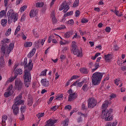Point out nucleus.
<instances>
[{"label":"nucleus","mask_w":126,"mask_h":126,"mask_svg":"<svg viewBox=\"0 0 126 126\" xmlns=\"http://www.w3.org/2000/svg\"><path fill=\"white\" fill-rule=\"evenodd\" d=\"M24 64H25L24 67L25 69L24 74V83L26 87H29L30 84L31 83V73L29 70H32V68H33L32 60L30 59L28 63L27 59L25 58L24 60ZM27 68L29 70H27Z\"/></svg>","instance_id":"nucleus-1"},{"label":"nucleus","mask_w":126,"mask_h":126,"mask_svg":"<svg viewBox=\"0 0 126 126\" xmlns=\"http://www.w3.org/2000/svg\"><path fill=\"white\" fill-rule=\"evenodd\" d=\"M22 99V95L20 94L15 99V103L12 106V109L13 110V113L14 115L16 116L18 114H19V108H18V105H21L23 104L24 101L21 100Z\"/></svg>","instance_id":"nucleus-2"},{"label":"nucleus","mask_w":126,"mask_h":126,"mask_svg":"<svg viewBox=\"0 0 126 126\" xmlns=\"http://www.w3.org/2000/svg\"><path fill=\"white\" fill-rule=\"evenodd\" d=\"M105 73L100 72H94L92 76V81L93 85L96 86V85H99L103 78V75Z\"/></svg>","instance_id":"nucleus-3"},{"label":"nucleus","mask_w":126,"mask_h":126,"mask_svg":"<svg viewBox=\"0 0 126 126\" xmlns=\"http://www.w3.org/2000/svg\"><path fill=\"white\" fill-rule=\"evenodd\" d=\"M7 16L8 18L9 23H11L13 20V22L15 23L16 22V21L18 19V14L14 12V11L12 9L8 10L7 12Z\"/></svg>","instance_id":"nucleus-4"},{"label":"nucleus","mask_w":126,"mask_h":126,"mask_svg":"<svg viewBox=\"0 0 126 126\" xmlns=\"http://www.w3.org/2000/svg\"><path fill=\"white\" fill-rule=\"evenodd\" d=\"M14 48V43H11L8 46L7 45L5 44L1 47V51L4 55H9Z\"/></svg>","instance_id":"nucleus-5"},{"label":"nucleus","mask_w":126,"mask_h":126,"mask_svg":"<svg viewBox=\"0 0 126 126\" xmlns=\"http://www.w3.org/2000/svg\"><path fill=\"white\" fill-rule=\"evenodd\" d=\"M72 52L73 53L79 57V58H81L83 55L82 54V50L81 49H78L77 45H76V42L75 41H73L72 42Z\"/></svg>","instance_id":"nucleus-6"},{"label":"nucleus","mask_w":126,"mask_h":126,"mask_svg":"<svg viewBox=\"0 0 126 126\" xmlns=\"http://www.w3.org/2000/svg\"><path fill=\"white\" fill-rule=\"evenodd\" d=\"M101 118L106 122L113 120V116L111 115V111L108 110H102Z\"/></svg>","instance_id":"nucleus-7"},{"label":"nucleus","mask_w":126,"mask_h":126,"mask_svg":"<svg viewBox=\"0 0 126 126\" xmlns=\"http://www.w3.org/2000/svg\"><path fill=\"white\" fill-rule=\"evenodd\" d=\"M68 94H69V96L68 97V102H71V101H73L75 99H76V97H77V95H76V94L75 93L73 92L72 90H69L67 91Z\"/></svg>","instance_id":"nucleus-8"},{"label":"nucleus","mask_w":126,"mask_h":126,"mask_svg":"<svg viewBox=\"0 0 126 126\" xmlns=\"http://www.w3.org/2000/svg\"><path fill=\"white\" fill-rule=\"evenodd\" d=\"M88 104L89 108H94L97 105V100L94 97L89 98L88 100Z\"/></svg>","instance_id":"nucleus-9"},{"label":"nucleus","mask_w":126,"mask_h":126,"mask_svg":"<svg viewBox=\"0 0 126 126\" xmlns=\"http://www.w3.org/2000/svg\"><path fill=\"white\" fill-rule=\"evenodd\" d=\"M23 87V83L20 79H16L15 81V89H18V90H21V88Z\"/></svg>","instance_id":"nucleus-10"},{"label":"nucleus","mask_w":126,"mask_h":126,"mask_svg":"<svg viewBox=\"0 0 126 126\" xmlns=\"http://www.w3.org/2000/svg\"><path fill=\"white\" fill-rule=\"evenodd\" d=\"M63 9V12L65 13L69 9V6L67 5L66 2H63L62 5L60 6L59 10L62 11Z\"/></svg>","instance_id":"nucleus-11"},{"label":"nucleus","mask_w":126,"mask_h":126,"mask_svg":"<svg viewBox=\"0 0 126 126\" xmlns=\"http://www.w3.org/2000/svg\"><path fill=\"white\" fill-rule=\"evenodd\" d=\"M58 122L57 120L49 119L47 122V124L45 126H55V124Z\"/></svg>","instance_id":"nucleus-12"},{"label":"nucleus","mask_w":126,"mask_h":126,"mask_svg":"<svg viewBox=\"0 0 126 126\" xmlns=\"http://www.w3.org/2000/svg\"><path fill=\"white\" fill-rule=\"evenodd\" d=\"M78 115H79V116H80V117L78 119V123H81V122H82V118H86V117H87V114H83L81 112H78Z\"/></svg>","instance_id":"nucleus-13"},{"label":"nucleus","mask_w":126,"mask_h":126,"mask_svg":"<svg viewBox=\"0 0 126 126\" xmlns=\"http://www.w3.org/2000/svg\"><path fill=\"white\" fill-rule=\"evenodd\" d=\"M41 83L42 86H44V87H48L49 85H50L49 81H48L46 79H43L41 80Z\"/></svg>","instance_id":"nucleus-14"},{"label":"nucleus","mask_w":126,"mask_h":126,"mask_svg":"<svg viewBox=\"0 0 126 126\" xmlns=\"http://www.w3.org/2000/svg\"><path fill=\"white\" fill-rule=\"evenodd\" d=\"M38 14V10H32L31 11L30 15L31 18H32L33 17H35V16H37Z\"/></svg>","instance_id":"nucleus-15"},{"label":"nucleus","mask_w":126,"mask_h":126,"mask_svg":"<svg viewBox=\"0 0 126 126\" xmlns=\"http://www.w3.org/2000/svg\"><path fill=\"white\" fill-rule=\"evenodd\" d=\"M35 53H36V49L35 48H33L30 52L28 54V57L30 59L31 58H32L35 54Z\"/></svg>","instance_id":"nucleus-16"},{"label":"nucleus","mask_w":126,"mask_h":126,"mask_svg":"<svg viewBox=\"0 0 126 126\" xmlns=\"http://www.w3.org/2000/svg\"><path fill=\"white\" fill-rule=\"evenodd\" d=\"M5 65L4 59L3 58V57L1 56L0 57V67H4Z\"/></svg>","instance_id":"nucleus-17"},{"label":"nucleus","mask_w":126,"mask_h":126,"mask_svg":"<svg viewBox=\"0 0 126 126\" xmlns=\"http://www.w3.org/2000/svg\"><path fill=\"white\" fill-rule=\"evenodd\" d=\"M51 18L52 20V22L54 24L57 23L58 22V21L57 20V19H56V17L55 16V12L53 11L51 13Z\"/></svg>","instance_id":"nucleus-18"},{"label":"nucleus","mask_w":126,"mask_h":126,"mask_svg":"<svg viewBox=\"0 0 126 126\" xmlns=\"http://www.w3.org/2000/svg\"><path fill=\"white\" fill-rule=\"evenodd\" d=\"M7 120V116L5 114L2 116V126H5V121Z\"/></svg>","instance_id":"nucleus-19"},{"label":"nucleus","mask_w":126,"mask_h":126,"mask_svg":"<svg viewBox=\"0 0 126 126\" xmlns=\"http://www.w3.org/2000/svg\"><path fill=\"white\" fill-rule=\"evenodd\" d=\"M104 60L107 63H109L110 60H112V55H111V54H107L104 55Z\"/></svg>","instance_id":"nucleus-20"},{"label":"nucleus","mask_w":126,"mask_h":126,"mask_svg":"<svg viewBox=\"0 0 126 126\" xmlns=\"http://www.w3.org/2000/svg\"><path fill=\"white\" fill-rule=\"evenodd\" d=\"M28 105L30 107H31L33 105V98L29 96L28 99Z\"/></svg>","instance_id":"nucleus-21"},{"label":"nucleus","mask_w":126,"mask_h":126,"mask_svg":"<svg viewBox=\"0 0 126 126\" xmlns=\"http://www.w3.org/2000/svg\"><path fill=\"white\" fill-rule=\"evenodd\" d=\"M56 99L58 101H62V100L63 99V95L62 94H58L56 96Z\"/></svg>","instance_id":"nucleus-22"},{"label":"nucleus","mask_w":126,"mask_h":126,"mask_svg":"<svg viewBox=\"0 0 126 126\" xmlns=\"http://www.w3.org/2000/svg\"><path fill=\"white\" fill-rule=\"evenodd\" d=\"M12 95V93L9 91H6V92L4 94V97H5V98H7L9 97V96H11Z\"/></svg>","instance_id":"nucleus-23"},{"label":"nucleus","mask_w":126,"mask_h":126,"mask_svg":"<svg viewBox=\"0 0 126 126\" xmlns=\"http://www.w3.org/2000/svg\"><path fill=\"white\" fill-rule=\"evenodd\" d=\"M10 39L8 38H4L2 40H1L0 43L3 45V46H4V44L6 43H10Z\"/></svg>","instance_id":"nucleus-24"},{"label":"nucleus","mask_w":126,"mask_h":126,"mask_svg":"<svg viewBox=\"0 0 126 126\" xmlns=\"http://www.w3.org/2000/svg\"><path fill=\"white\" fill-rule=\"evenodd\" d=\"M109 104V100H105L104 103L102 105V109H106L108 108V106Z\"/></svg>","instance_id":"nucleus-25"},{"label":"nucleus","mask_w":126,"mask_h":126,"mask_svg":"<svg viewBox=\"0 0 126 126\" xmlns=\"http://www.w3.org/2000/svg\"><path fill=\"white\" fill-rule=\"evenodd\" d=\"M89 89V87H88V86L86 84H84V85L82 88V90H83V91H85V92L88 91Z\"/></svg>","instance_id":"nucleus-26"},{"label":"nucleus","mask_w":126,"mask_h":126,"mask_svg":"<svg viewBox=\"0 0 126 126\" xmlns=\"http://www.w3.org/2000/svg\"><path fill=\"white\" fill-rule=\"evenodd\" d=\"M80 71L82 73H84V74H87L88 73V70L86 68H81L80 69Z\"/></svg>","instance_id":"nucleus-27"},{"label":"nucleus","mask_w":126,"mask_h":126,"mask_svg":"<svg viewBox=\"0 0 126 126\" xmlns=\"http://www.w3.org/2000/svg\"><path fill=\"white\" fill-rule=\"evenodd\" d=\"M24 46L25 47V48H29V47H31V46H32V42H25L24 44Z\"/></svg>","instance_id":"nucleus-28"},{"label":"nucleus","mask_w":126,"mask_h":126,"mask_svg":"<svg viewBox=\"0 0 126 126\" xmlns=\"http://www.w3.org/2000/svg\"><path fill=\"white\" fill-rule=\"evenodd\" d=\"M60 44L62 45H67L68 44H69V42L66 40H60Z\"/></svg>","instance_id":"nucleus-29"},{"label":"nucleus","mask_w":126,"mask_h":126,"mask_svg":"<svg viewBox=\"0 0 126 126\" xmlns=\"http://www.w3.org/2000/svg\"><path fill=\"white\" fill-rule=\"evenodd\" d=\"M7 23V20L6 19H2L1 21V24L2 26H3L4 27L5 26H6V24Z\"/></svg>","instance_id":"nucleus-30"},{"label":"nucleus","mask_w":126,"mask_h":126,"mask_svg":"<svg viewBox=\"0 0 126 126\" xmlns=\"http://www.w3.org/2000/svg\"><path fill=\"white\" fill-rule=\"evenodd\" d=\"M48 71L47 69H45L44 70L42 71L40 75L39 76H46L47 75V72Z\"/></svg>","instance_id":"nucleus-31"},{"label":"nucleus","mask_w":126,"mask_h":126,"mask_svg":"<svg viewBox=\"0 0 126 126\" xmlns=\"http://www.w3.org/2000/svg\"><path fill=\"white\" fill-rule=\"evenodd\" d=\"M114 13H115L116 15L119 16V17H121V16H123V14L122 13H120V12L117 9H115L114 10Z\"/></svg>","instance_id":"nucleus-32"},{"label":"nucleus","mask_w":126,"mask_h":126,"mask_svg":"<svg viewBox=\"0 0 126 126\" xmlns=\"http://www.w3.org/2000/svg\"><path fill=\"white\" fill-rule=\"evenodd\" d=\"M99 56H101L100 53H95L94 56H92L91 59L92 60H95L97 58V57H99Z\"/></svg>","instance_id":"nucleus-33"},{"label":"nucleus","mask_w":126,"mask_h":126,"mask_svg":"<svg viewBox=\"0 0 126 126\" xmlns=\"http://www.w3.org/2000/svg\"><path fill=\"white\" fill-rule=\"evenodd\" d=\"M73 14V12L72 11L67 12L66 14H64V17H67V16H70V15H72Z\"/></svg>","instance_id":"nucleus-34"},{"label":"nucleus","mask_w":126,"mask_h":126,"mask_svg":"<svg viewBox=\"0 0 126 126\" xmlns=\"http://www.w3.org/2000/svg\"><path fill=\"white\" fill-rule=\"evenodd\" d=\"M45 116V113H39L38 114L36 115V117L38 118V119H41V118H43Z\"/></svg>","instance_id":"nucleus-35"},{"label":"nucleus","mask_w":126,"mask_h":126,"mask_svg":"<svg viewBox=\"0 0 126 126\" xmlns=\"http://www.w3.org/2000/svg\"><path fill=\"white\" fill-rule=\"evenodd\" d=\"M72 35V32H68L66 33H65L64 36L66 38H69V37H70V36H71Z\"/></svg>","instance_id":"nucleus-36"},{"label":"nucleus","mask_w":126,"mask_h":126,"mask_svg":"<svg viewBox=\"0 0 126 126\" xmlns=\"http://www.w3.org/2000/svg\"><path fill=\"white\" fill-rule=\"evenodd\" d=\"M79 4V0H76L73 4V7H77Z\"/></svg>","instance_id":"nucleus-37"},{"label":"nucleus","mask_w":126,"mask_h":126,"mask_svg":"<svg viewBox=\"0 0 126 126\" xmlns=\"http://www.w3.org/2000/svg\"><path fill=\"white\" fill-rule=\"evenodd\" d=\"M15 72L17 74H19L20 75L23 73V71L21 69H17L15 70Z\"/></svg>","instance_id":"nucleus-38"},{"label":"nucleus","mask_w":126,"mask_h":126,"mask_svg":"<svg viewBox=\"0 0 126 126\" xmlns=\"http://www.w3.org/2000/svg\"><path fill=\"white\" fill-rule=\"evenodd\" d=\"M20 111L22 113H24L25 111H26V106L25 105L21 106L20 108Z\"/></svg>","instance_id":"nucleus-39"},{"label":"nucleus","mask_w":126,"mask_h":126,"mask_svg":"<svg viewBox=\"0 0 126 126\" xmlns=\"http://www.w3.org/2000/svg\"><path fill=\"white\" fill-rule=\"evenodd\" d=\"M68 126V120H65L62 123V126Z\"/></svg>","instance_id":"nucleus-40"},{"label":"nucleus","mask_w":126,"mask_h":126,"mask_svg":"<svg viewBox=\"0 0 126 126\" xmlns=\"http://www.w3.org/2000/svg\"><path fill=\"white\" fill-rule=\"evenodd\" d=\"M27 8V5H25L21 7L20 8V11L21 12H24V11H25V10Z\"/></svg>","instance_id":"nucleus-41"},{"label":"nucleus","mask_w":126,"mask_h":126,"mask_svg":"<svg viewBox=\"0 0 126 126\" xmlns=\"http://www.w3.org/2000/svg\"><path fill=\"white\" fill-rule=\"evenodd\" d=\"M10 34H11V29L9 28L6 32L5 36H6V37H8V36H9V35H10Z\"/></svg>","instance_id":"nucleus-42"},{"label":"nucleus","mask_w":126,"mask_h":126,"mask_svg":"<svg viewBox=\"0 0 126 126\" xmlns=\"http://www.w3.org/2000/svg\"><path fill=\"white\" fill-rule=\"evenodd\" d=\"M44 5V2H37L36 4V7H42Z\"/></svg>","instance_id":"nucleus-43"},{"label":"nucleus","mask_w":126,"mask_h":126,"mask_svg":"<svg viewBox=\"0 0 126 126\" xmlns=\"http://www.w3.org/2000/svg\"><path fill=\"white\" fill-rule=\"evenodd\" d=\"M80 38H81V36L78 35L77 32H75L74 35L73 36L72 39H80Z\"/></svg>","instance_id":"nucleus-44"},{"label":"nucleus","mask_w":126,"mask_h":126,"mask_svg":"<svg viewBox=\"0 0 126 126\" xmlns=\"http://www.w3.org/2000/svg\"><path fill=\"white\" fill-rule=\"evenodd\" d=\"M32 33L36 38H39V34L38 33V32H36L35 29H34L32 31Z\"/></svg>","instance_id":"nucleus-45"},{"label":"nucleus","mask_w":126,"mask_h":126,"mask_svg":"<svg viewBox=\"0 0 126 126\" xmlns=\"http://www.w3.org/2000/svg\"><path fill=\"white\" fill-rule=\"evenodd\" d=\"M15 78H16V76H14L11 77L8 80L7 82H12V81H14V79H15Z\"/></svg>","instance_id":"nucleus-46"},{"label":"nucleus","mask_w":126,"mask_h":126,"mask_svg":"<svg viewBox=\"0 0 126 126\" xmlns=\"http://www.w3.org/2000/svg\"><path fill=\"white\" fill-rule=\"evenodd\" d=\"M67 24L71 26L73 25V24H74V21L73 19L69 20L67 22Z\"/></svg>","instance_id":"nucleus-47"},{"label":"nucleus","mask_w":126,"mask_h":126,"mask_svg":"<svg viewBox=\"0 0 126 126\" xmlns=\"http://www.w3.org/2000/svg\"><path fill=\"white\" fill-rule=\"evenodd\" d=\"M20 31V26H18L15 30L14 35H16Z\"/></svg>","instance_id":"nucleus-48"},{"label":"nucleus","mask_w":126,"mask_h":126,"mask_svg":"<svg viewBox=\"0 0 126 126\" xmlns=\"http://www.w3.org/2000/svg\"><path fill=\"white\" fill-rule=\"evenodd\" d=\"M114 82H115V84H116V85L118 86V85L121 83V82H122V81H121V80H120V79H116L114 81Z\"/></svg>","instance_id":"nucleus-49"},{"label":"nucleus","mask_w":126,"mask_h":126,"mask_svg":"<svg viewBox=\"0 0 126 126\" xmlns=\"http://www.w3.org/2000/svg\"><path fill=\"white\" fill-rule=\"evenodd\" d=\"M34 44L36 47H40V46H41V40L35 41Z\"/></svg>","instance_id":"nucleus-50"},{"label":"nucleus","mask_w":126,"mask_h":126,"mask_svg":"<svg viewBox=\"0 0 126 126\" xmlns=\"http://www.w3.org/2000/svg\"><path fill=\"white\" fill-rule=\"evenodd\" d=\"M5 15V11L4 10L1 11L0 12V17L2 18V17H3Z\"/></svg>","instance_id":"nucleus-51"},{"label":"nucleus","mask_w":126,"mask_h":126,"mask_svg":"<svg viewBox=\"0 0 126 126\" xmlns=\"http://www.w3.org/2000/svg\"><path fill=\"white\" fill-rule=\"evenodd\" d=\"M84 82H85V80H83L81 82H79V83L78 82L77 87H81V86L83 85V83H84Z\"/></svg>","instance_id":"nucleus-52"},{"label":"nucleus","mask_w":126,"mask_h":126,"mask_svg":"<svg viewBox=\"0 0 126 126\" xmlns=\"http://www.w3.org/2000/svg\"><path fill=\"white\" fill-rule=\"evenodd\" d=\"M58 108H59V107H58L57 105H55L51 107V111L55 112V111H57V110H58Z\"/></svg>","instance_id":"nucleus-53"},{"label":"nucleus","mask_w":126,"mask_h":126,"mask_svg":"<svg viewBox=\"0 0 126 126\" xmlns=\"http://www.w3.org/2000/svg\"><path fill=\"white\" fill-rule=\"evenodd\" d=\"M79 77L77 75H73L72 76V77H71L70 79V81H72V80H73V79H77V78H78Z\"/></svg>","instance_id":"nucleus-54"},{"label":"nucleus","mask_w":126,"mask_h":126,"mask_svg":"<svg viewBox=\"0 0 126 126\" xmlns=\"http://www.w3.org/2000/svg\"><path fill=\"white\" fill-rule=\"evenodd\" d=\"M65 110H68V111H70L71 110V105H66L64 108Z\"/></svg>","instance_id":"nucleus-55"},{"label":"nucleus","mask_w":126,"mask_h":126,"mask_svg":"<svg viewBox=\"0 0 126 126\" xmlns=\"http://www.w3.org/2000/svg\"><path fill=\"white\" fill-rule=\"evenodd\" d=\"M82 23H87L88 22V19L84 18L81 20Z\"/></svg>","instance_id":"nucleus-56"},{"label":"nucleus","mask_w":126,"mask_h":126,"mask_svg":"<svg viewBox=\"0 0 126 126\" xmlns=\"http://www.w3.org/2000/svg\"><path fill=\"white\" fill-rule=\"evenodd\" d=\"M12 88H13V85H10L9 86L7 91H10V92H11V90H12Z\"/></svg>","instance_id":"nucleus-57"},{"label":"nucleus","mask_w":126,"mask_h":126,"mask_svg":"<svg viewBox=\"0 0 126 126\" xmlns=\"http://www.w3.org/2000/svg\"><path fill=\"white\" fill-rule=\"evenodd\" d=\"M109 97H110V99H111V100H112V99H114V98H116V97H117V96L116 95V94H112L110 95Z\"/></svg>","instance_id":"nucleus-58"},{"label":"nucleus","mask_w":126,"mask_h":126,"mask_svg":"<svg viewBox=\"0 0 126 126\" xmlns=\"http://www.w3.org/2000/svg\"><path fill=\"white\" fill-rule=\"evenodd\" d=\"M75 15L76 17H78L80 15V11L79 10L76 11Z\"/></svg>","instance_id":"nucleus-59"},{"label":"nucleus","mask_w":126,"mask_h":126,"mask_svg":"<svg viewBox=\"0 0 126 126\" xmlns=\"http://www.w3.org/2000/svg\"><path fill=\"white\" fill-rule=\"evenodd\" d=\"M105 31L106 32H107V33L111 32V28L109 27H106L105 28Z\"/></svg>","instance_id":"nucleus-60"},{"label":"nucleus","mask_w":126,"mask_h":126,"mask_svg":"<svg viewBox=\"0 0 126 126\" xmlns=\"http://www.w3.org/2000/svg\"><path fill=\"white\" fill-rule=\"evenodd\" d=\"M54 98H55V96H51L49 98V100L48 101V104H51V102L54 100Z\"/></svg>","instance_id":"nucleus-61"},{"label":"nucleus","mask_w":126,"mask_h":126,"mask_svg":"<svg viewBox=\"0 0 126 126\" xmlns=\"http://www.w3.org/2000/svg\"><path fill=\"white\" fill-rule=\"evenodd\" d=\"M64 28H65V26H63L62 27H60V28H57L55 29H54L53 30H62V29H64Z\"/></svg>","instance_id":"nucleus-62"},{"label":"nucleus","mask_w":126,"mask_h":126,"mask_svg":"<svg viewBox=\"0 0 126 126\" xmlns=\"http://www.w3.org/2000/svg\"><path fill=\"white\" fill-rule=\"evenodd\" d=\"M60 77V74H59V73L56 72L55 73V79L57 80V79H58V78Z\"/></svg>","instance_id":"nucleus-63"},{"label":"nucleus","mask_w":126,"mask_h":126,"mask_svg":"<svg viewBox=\"0 0 126 126\" xmlns=\"http://www.w3.org/2000/svg\"><path fill=\"white\" fill-rule=\"evenodd\" d=\"M68 48L67 47H65L63 48V50L62 51V53H65L66 52V50H67Z\"/></svg>","instance_id":"nucleus-64"}]
</instances>
